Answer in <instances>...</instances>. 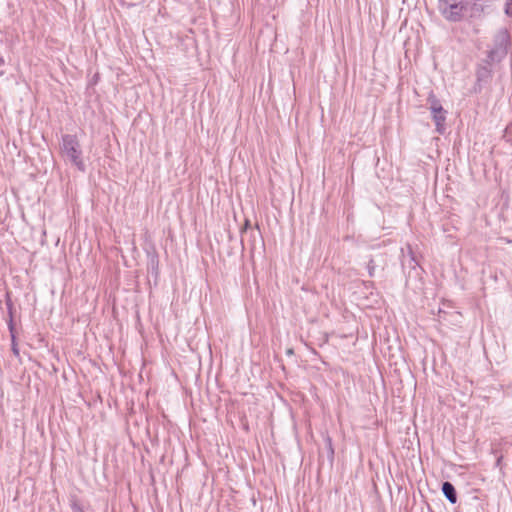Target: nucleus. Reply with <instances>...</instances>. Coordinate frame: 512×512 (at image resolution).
Masks as SVG:
<instances>
[{"instance_id":"f257e3e1","label":"nucleus","mask_w":512,"mask_h":512,"mask_svg":"<svg viewBox=\"0 0 512 512\" xmlns=\"http://www.w3.org/2000/svg\"><path fill=\"white\" fill-rule=\"evenodd\" d=\"M438 10L449 22H460L466 17H479L484 12L481 0H437Z\"/></svg>"},{"instance_id":"f03ea898","label":"nucleus","mask_w":512,"mask_h":512,"mask_svg":"<svg viewBox=\"0 0 512 512\" xmlns=\"http://www.w3.org/2000/svg\"><path fill=\"white\" fill-rule=\"evenodd\" d=\"M59 148L60 154L65 161L70 162L79 171H85L86 167L82 158L81 145L75 135H62Z\"/></svg>"},{"instance_id":"7ed1b4c3","label":"nucleus","mask_w":512,"mask_h":512,"mask_svg":"<svg viewBox=\"0 0 512 512\" xmlns=\"http://www.w3.org/2000/svg\"><path fill=\"white\" fill-rule=\"evenodd\" d=\"M429 102L431 103L430 109L432 112L433 120L436 124V130L442 134L444 131L446 111L443 109L440 102L436 98L430 97Z\"/></svg>"},{"instance_id":"20e7f679","label":"nucleus","mask_w":512,"mask_h":512,"mask_svg":"<svg viewBox=\"0 0 512 512\" xmlns=\"http://www.w3.org/2000/svg\"><path fill=\"white\" fill-rule=\"evenodd\" d=\"M442 492L450 503L455 504L457 502V493L451 482H443Z\"/></svg>"},{"instance_id":"39448f33","label":"nucleus","mask_w":512,"mask_h":512,"mask_svg":"<svg viewBox=\"0 0 512 512\" xmlns=\"http://www.w3.org/2000/svg\"><path fill=\"white\" fill-rule=\"evenodd\" d=\"M8 327H9V331L11 333L12 351L17 356V355H19V350H18L17 344H16V338H15V334H14V324H13L12 318L10 319V321L8 323Z\"/></svg>"},{"instance_id":"423d86ee","label":"nucleus","mask_w":512,"mask_h":512,"mask_svg":"<svg viewBox=\"0 0 512 512\" xmlns=\"http://www.w3.org/2000/svg\"><path fill=\"white\" fill-rule=\"evenodd\" d=\"M380 266V263L377 259H370L367 263V270L370 277L375 276L376 268Z\"/></svg>"},{"instance_id":"0eeeda50","label":"nucleus","mask_w":512,"mask_h":512,"mask_svg":"<svg viewBox=\"0 0 512 512\" xmlns=\"http://www.w3.org/2000/svg\"><path fill=\"white\" fill-rule=\"evenodd\" d=\"M72 512H84L80 504L76 501H73L71 504Z\"/></svg>"},{"instance_id":"6e6552de","label":"nucleus","mask_w":512,"mask_h":512,"mask_svg":"<svg viewBox=\"0 0 512 512\" xmlns=\"http://www.w3.org/2000/svg\"><path fill=\"white\" fill-rule=\"evenodd\" d=\"M512 6V0H507V3H506V9H505V12L506 14L510 15L511 12H510V7Z\"/></svg>"},{"instance_id":"1a4fd4ad","label":"nucleus","mask_w":512,"mask_h":512,"mask_svg":"<svg viewBox=\"0 0 512 512\" xmlns=\"http://www.w3.org/2000/svg\"><path fill=\"white\" fill-rule=\"evenodd\" d=\"M248 226H249V220H246L243 228L241 229V231L244 232L248 228Z\"/></svg>"},{"instance_id":"9d476101","label":"nucleus","mask_w":512,"mask_h":512,"mask_svg":"<svg viewBox=\"0 0 512 512\" xmlns=\"http://www.w3.org/2000/svg\"><path fill=\"white\" fill-rule=\"evenodd\" d=\"M4 63H5L4 58L0 56V66L4 65Z\"/></svg>"}]
</instances>
